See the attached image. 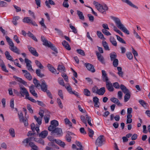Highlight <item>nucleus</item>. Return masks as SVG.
I'll list each match as a JSON object with an SVG mask.
<instances>
[{
    "instance_id": "nucleus-1",
    "label": "nucleus",
    "mask_w": 150,
    "mask_h": 150,
    "mask_svg": "<svg viewBox=\"0 0 150 150\" xmlns=\"http://www.w3.org/2000/svg\"><path fill=\"white\" fill-rule=\"evenodd\" d=\"M112 19L115 21L117 27L125 33L129 35V31L122 23L119 18L115 17H112Z\"/></svg>"
},
{
    "instance_id": "nucleus-2",
    "label": "nucleus",
    "mask_w": 150,
    "mask_h": 150,
    "mask_svg": "<svg viewBox=\"0 0 150 150\" xmlns=\"http://www.w3.org/2000/svg\"><path fill=\"white\" fill-rule=\"evenodd\" d=\"M8 43L10 46V49L13 52L18 54H20V50L16 46H14V44L11 39L8 36L5 37Z\"/></svg>"
},
{
    "instance_id": "nucleus-3",
    "label": "nucleus",
    "mask_w": 150,
    "mask_h": 150,
    "mask_svg": "<svg viewBox=\"0 0 150 150\" xmlns=\"http://www.w3.org/2000/svg\"><path fill=\"white\" fill-rule=\"evenodd\" d=\"M108 7L107 5L104 4L103 5L99 4L98 6L97 9L102 13L105 14L106 11L108 10Z\"/></svg>"
},
{
    "instance_id": "nucleus-4",
    "label": "nucleus",
    "mask_w": 150,
    "mask_h": 150,
    "mask_svg": "<svg viewBox=\"0 0 150 150\" xmlns=\"http://www.w3.org/2000/svg\"><path fill=\"white\" fill-rule=\"evenodd\" d=\"M20 93L22 97L25 96V98L29 96V93L26 89L23 86H20Z\"/></svg>"
},
{
    "instance_id": "nucleus-5",
    "label": "nucleus",
    "mask_w": 150,
    "mask_h": 150,
    "mask_svg": "<svg viewBox=\"0 0 150 150\" xmlns=\"http://www.w3.org/2000/svg\"><path fill=\"white\" fill-rule=\"evenodd\" d=\"M105 141L104 137L103 135L99 136L96 141V144L98 146H101L103 144V142Z\"/></svg>"
},
{
    "instance_id": "nucleus-6",
    "label": "nucleus",
    "mask_w": 150,
    "mask_h": 150,
    "mask_svg": "<svg viewBox=\"0 0 150 150\" xmlns=\"http://www.w3.org/2000/svg\"><path fill=\"white\" fill-rule=\"evenodd\" d=\"M19 118L20 122H23L24 123L25 126H27L28 125L27 119L26 118H24L23 114L22 112L18 113Z\"/></svg>"
},
{
    "instance_id": "nucleus-7",
    "label": "nucleus",
    "mask_w": 150,
    "mask_h": 150,
    "mask_svg": "<svg viewBox=\"0 0 150 150\" xmlns=\"http://www.w3.org/2000/svg\"><path fill=\"white\" fill-rule=\"evenodd\" d=\"M51 125L48 127V130L49 131H51L52 129L56 128V127L59 125L58 122L56 120H53L51 122Z\"/></svg>"
},
{
    "instance_id": "nucleus-8",
    "label": "nucleus",
    "mask_w": 150,
    "mask_h": 150,
    "mask_svg": "<svg viewBox=\"0 0 150 150\" xmlns=\"http://www.w3.org/2000/svg\"><path fill=\"white\" fill-rule=\"evenodd\" d=\"M52 134L55 133L58 136L60 137L62 135L63 132L62 129L57 127L51 131Z\"/></svg>"
},
{
    "instance_id": "nucleus-9",
    "label": "nucleus",
    "mask_w": 150,
    "mask_h": 150,
    "mask_svg": "<svg viewBox=\"0 0 150 150\" xmlns=\"http://www.w3.org/2000/svg\"><path fill=\"white\" fill-rule=\"evenodd\" d=\"M27 47L29 51L33 55L36 57L38 56L39 54L35 48L30 45H28Z\"/></svg>"
},
{
    "instance_id": "nucleus-10",
    "label": "nucleus",
    "mask_w": 150,
    "mask_h": 150,
    "mask_svg": "<svg viewBox=\"0 0 150 150\" xmlns=\"http://www.w3.org/2000/svg\"><path fill=\"white\" fill-rule=\"evenodd\" d=\"M25 61L26 63V66L28 70L30 71H34V70L33 69L32 65L31 64L32 62L30 60L27 58H25Z\"/></svg>"
},
{
    "instance_id": "nucleus-11",
    "label": "nucleus",
    "mask_w": 150,
    "mask_h": 150,
    "mask_svg": "<svg viewBox=\"0 0 150 150\" xmlns=\"http://www.w3.org/2000/svg\"><path fill=\"white\" fill-rule=\"evenodd\" d=\"M40 87H41L42 90L44 92H45V91H46L47 90V85L44 80L42 79L41 81Z\"/></svg>"
},
{
    "instance_id": "nucleus-12",
    "label": "nucleus",
    "mask_w": 150,
    "mask_h": 150,
    "mask_svg": "<svg viewBox=\"0 0 150 150\" xmlns=\"http://www.w3.org/2000/svg\"><path fill=\"white\" fill-rule=\"evenodd\" d=\"M84 65L87 69L91 72L93 73L95 71L94 67L93 65L90 63H86Z\"/></svg>"
},
{
    "instance_id": "nucleus-13",
    "label": "nucleus",
    "mask_w": 150,
    "mask_h": 150,
    "mask_svg": "<svg viewBox=\"0 0 150 150\" xmlns=\"http://www.w3.org/2000/svg\"><path fill=\"white\" fill-rule=\"evenodd\" d=\"M41 40L43 42V45L46 47H48L50 45V43H51V42H48L47 39L42 36L41 37Z\"/></svg>"
},
{
    "instance_id": "nucleus-14",
    "label": "nucleus",
    "mask_w": 150,
    "mask_h": 150,
    "mask_svg": "<svg viewBox=\"0 0 150 150\" xmlns=\"http://www.w3.org/2000/svg\"><path fill=\"white\" fill-rule=\"evenodd\" d=\"M96 54L98 60L102 64H105V62L104 61V58L102 55L98 52H96Z\"/></svg>"
},
{
    "instance_id": "nucleus-15",
    "label": "nucleus",
    "mask_w": 150,
    "mask_h": 150,
    "mask_svg": "<svg viewBox=\"0 0 150 150\" xmlns=\"http://www.w3.org/2000/svg\"><path fill=\"white\" fill-rule=\"evenodd\" d=\"M102 78L103 81L104 82L105 81L106 83V82H108V77L107 76V74L105 71L103 70L102 71Z\"/></svg>"
},
{
    "instance_id": "nucleus-16",
    "label": "nucleus",
    "mask_w": 150,
    "mask_h": 150,
    "mask_svg": "<svg viewBox=\"0 0 150 150\" xmlns=\"http://www.w3.org/2000/svg\"><path fill=\"white\" fill-rule=\"evenodd\" d=\"M22 71L24 73H25L24 76L29 81L32 79V77L30 74L28 72V71L25 70H22Z\"/></svg>"
},
{
    "instance_id": "nucleus-17",
    "label": "nucleus",
    "mask_w": 150,
    "mask_h": 150,
    "mask_svg": "<svg viewBox=\"0 0 150 150\" xmlns=\"http://www.w3.org/2000/svg\"><path fill=\"white\" fill-rule=\"evenodd\" d=\"M34 86L33 85H32L29 87L30 91L31 94L34 96L36 97H38V95L37 93L35 92L34 89Z\"/></svg>"
},
{
    "instance_id": "nucleus-18",
    "label": "nucleus",
    "mask_w": 150,
    "mask_h": 150,
    "mask_svg": "<svg viewBox=\"0 0 150 150\" xmlns=\"http://www.w3.org/2000/svg\"><path fill=\"white\" fill-rule=\"evenodd\" d=\"M106 85L107 88L109 91L110 92L113 91L114 89L112 83L109 82H106Z\"/></svg>"
},
{
    "instance_id": "nucleus-19",
    "label": "nucleus",
    "mask_w": 150,
    "mask_h": 150,
    "mask_svg": "<svg viewBox=\"0 0 150 150\" xmlns=\"http://www.w3.org/2000/svg\"><path fill=\"white\" fill-rule=\"evenodd\" d=\"M53 141H55V142L58 144L61 147L64 148L65 146V144L64 142H62L59 139H54L53 140Z\"/></svg>"
},
{
    "instance_id": "nucleus-20",
    "label": "nucleus",
    "mask_w": 150,
    "mask_h": 150,
    "mask_svg": "<svg viewBox=\"0 0 150 150\" xmlns=\"http://www.w3.org/2000/svg\"><path fill=\"white\" fill-rule=\"evenodd\" d=\"M123 2H125L129 6L132 7L133 8H135L136 9H138V7L136 5L133 4L132 2L129 0H121Z\"/></svg>"
},
{
    "instance_id": "nucleus-21",
    "label": "nucleus",
    "mask_w": 150,
    "mask_h": 150,
    "mask_svg": "<svg viewBox=\"0 0 150 150\" xmlns=\"http://www.w3.org/2000/svg\"><path fill=\"white\" fill-rule=\"evenodd\" d=\"M62 45L65 48L68 50H70L71 49L68 43L65 40H64L62 42Z\"/></svg>"
},
{
    "instance_id": "nucleus-22",
    "label": "nucleus",
    "mask_w": 150,
    "mask_h": 150,
    "mask_svg": "<svg viewBox=\"0 0 150 150\" xmlns=\"http://www.w3.org/2000/svg\"><path fill=\"white\" fill-rule=\"evenodd\" d=\"M120 88L122 91L125 94L129 92V90L123 84H121L120 85Z\"/></svg>"
},
{
    "instance_id": "nucleus-23",
    "label": "nucleus",
    "mask_w": 150,
    "mask_h": 150,
    "mask_svg": "<svg viewBox=\"0 0 150 150\" xmlns=\"http://www.w3.org/2000/svg\"><path fill=\"white\" fill-rule=\"evenodd\" d=\"M105 92V88L104 87H102L98 89L97 94L99 95H103Z\"/></svg>"
},
{
    "instance_id": "nucleus-24",
    "label": "nucleus",
    "mask_w": 150,
    "mask_h": 150,
    "mask_svg": "<svg viewBox=\"0 0 150 150\" xmlns=\"http://www.w3.org/2000/svg\"><path fill=\"white\" fill-rule=\"evenodd\" d=\"M48 132L47 131L45 130L41 132L39 134V136L40 137L42 138H45L46 137L47 135Z\"/></svg>"
},
{
    "instance_id": "nucleus-25",
    "label": "nucleus",
    "mask_w": 150,
    "mask_h": 150,
    "mask_svg": "<svg viewBox=\"0 0 150 150\" xmlns=\"http://www.w3.org/2000/svg\"><path fill=\"white\" fill-rule=\"evenodd\" d=\"M45 4L46 5L48 8H50L51 6L49 4L52 5H55V3L52 0H48V1H45Z\"/></svg>"
},
{
    "instance_id": "nucleus-26",
    "label": "nucleus",
    "mask_w": 150,
    "mask_h": 150,
    "mask_svg": "<svg viewBox=\"0 0 150 150\" xmlns=\"http://www.w3.org/2000/svg\"><path fill=\"white\" fill-rule=\"evenodd\" d=\"M110 41L112 44L115 46L117 45V43L114 37L110 36Z\"/></svg>"
},
{
    "instance_id": "nucleus-27",
    "label": "nucleus",
    "mask_w": 150,
    "mask_h": 150,
    "mask_svg": "<svg viewBox=\"0 0 150 150\" xmlns=\"http://www.w3.org/2000/svg\"><path fill=\"white\" fill-rule=\"evenodd\" d=\"M77 14L78 15L79 19L82 20H83L84 19V17L83 15V13L80 11L77 10Z\"/></svg>"
},
{
    "instance_id": "nucleus-28",
    "label": "nucleus",
    "mask_w": 150,
    "mask_h": 150,
    "mask_svg": "<svg viewBox=\"0 0 150 150\" xmlns=\"http://www.w3.org/2000/svg\"><path fill=\"white\" fill-rule=\"evenodd\" d=\"M5 54L7 59L11 61H13V58L10 55L9 52L8 51H6L5 53Z\"/></svg>"
},
{
    "instance_id": "nucleus-29",
    "label": "nucleus",
    "mask_w": 150,
    "mask_h": 150,
    "mask_svg": "<svg viewBox=\"0 0 150 150\" xmlns=\"http://www.w3.org/2000/svg\"><path fill=\"white\" fill-rule=\"evenodd\" d=\"M35 63L37 66L40 69H42L44 67L39 61L36 60H35Z\"/></svg>"
},
{
    "instance_id": "nucleus-30",
    "label": "nucleus",
    "mask_w": 150,
    "mask_h": 150,
    "mask_svg": "<svg viewBox=\"0 0 150 150\" xmlns=\"http://www.w3.org/2000/svg\"><path fill=\"white\" fill-rule=\"evenodd\" d=\"M49 70L52 73H54L56 71V70L50 64H48L47 66Z\"/></svg>"
},
{
    "instance_id": "nucleus-31",
    "label": "nucleus",
    "mask_w": 150,
    "mask_h": 150,
    "mask_svg": "<svg viewBox=\"0 0 150 150\" xmlns=\"http://www.w3.org/2000/svg\"><path fill=\"white\" fill-rule=\"evenodd\" d=\"M117 57V55L116 53L114 52H113L112 53L110 54V60L111 61L114 60V59H117L116 58Z\"/></svg>"
},
{
    "instance_id": "nucleus-32",
    "label": "nucleus",
    "mask_w": 150,
    "mask_h": 150,
    "mask_svg": "<svg viewBox=\"0 0 150 150\" xmlns=\"http://www.w3.org/2000/svg\"><path fill=\"white\" fill-rule=\"evenodd\" d=\"M48 47L50 48L52 50L54 51L56 54L58 53V52L57 48L52 43H50V45L48 46Z\"/></svg>"
},
{
    "instance_id": "nucleus-33",
    "label": "nucleus",
    "mask_w": 150,
    "mask_h": 150,
    "mask_svg": "<svg viewBox=\"0 0 150 150\" xmlns=\"http://www.w3.org/2000/svg\"><path fill=\"white\" fill-rule=\"evenodd\" d=\"M33 82L36 88H38L40 87V84L39 83V81L36 78H35L33 79Z\"/></svg>"
},
{
    "instance_id": "nucleus-34",
    "label": "nucleus",
    "mask_w": 150,
    "mask_h": 150,
    "mask_svg": "<svg viewBox=\"0 0 150 150\" xmlns=\"http://www.w3.org/2000/svg\"><path fill=\"white\" fill-rule=\"evenodd\" d=\"M124 96V102H126L127 101L130 97V92L125 94Z\"/></svg>"
},
{
    "instance_id": "nucleus-35",
    "label": "nucleus",
    "mask_w": 150,
    "mask_h": 150,
    "mask_svg": "<svg viewBox=\"0 0 150 150\" xmlns=\"http://www.w3.org/2000/svg\"><path fill=\"white\" fill-rule=\"evenodd\" d=\"M117 69L118 71L117 74L119 75V76L122 77L123 76V73L122 71V68L121 67H117Z\"/></svg>"
},
{
    "instance_id": "nucleus-36",
    "label": "nucleus",
    "mask_w": 150,
    "mask_h": 150,
    "mask_svg": "<svg viewBox=\"0 0 150 150\" xmlns=\"http://www.w3.org/2000/svg\"><path fill=\"white\" fill-rule=\"evenodd\" d=\"M9 132L10 135L13 138L15 137V132L14 129L12 128H11L9 130Z\"/></svg>"
},
{
    "instance_id": "nucleus-37",
    "label": "nucleus",
    "mask_w": 150,
    "mask_h": 150,
    "mask_svg": "<svg viewBox=\"0 0 150 150\" xmlns=\"http://www.w3.org/2000/svg\"><path fill=\"white\" fill-rule=\"evenodd\" d=\"M20 18L18 16H16L13 17L12 21L13 24L15 25H17V21Z\"/></svg>"
},
{
    "instance_id": "nucleus-38",
    "label": "nucleus",
    "mask_w": 150,
    "mask_h": 150,
    "mask_svg": "<svg viewBox=\"0 0 150 150\" xmlns=\"http://www.w3.org/2000/svg\"><path fill=\"white\" fill-rule=\"evenodd\" d=\"M88 134L89 136L90 137H92L94 134V132L90 128H88Z\"/></svg>"
},
{
    "instance_id": "nucleus-39",
    "label": "nucleus",
    "mask_w": 150,
    "mask_h": 150,
    "mask_svg": "<svg viewBox=\"0 0 150 150\" xmlns=\"http://www.w3.org/2000/svg\"><path fill=\"white\" fill-rule=\"evenodd\" d=\"M36 73L38 76L42 78L44 76V75L41 72V70L40 69H38L36 70Z\"/></svg>"
},
{
    "instance_id": "nucleus-40",
    "label": "nucleus",
    "mask_w": 150,
    "mask_h": 150,
    "mask_svg": "<svg viewBox=\"0 0 150 150\" xmlns=\"http://www.w3.org/2000/svg\"><path fill=\"white\" fill-rule=\"evenodd\" d=\"M34 118L39 125H40L41 124L42 118L40 117H38L35 115L34 116Z\"/></svg>"
},
{
    "instance_id": "nucleus-41",
    "label": "nucleus",
    "mask_w": 150,
    "mask_h": 150,
    "mask_svg": "<svg viewBox=\"0 0 150 150\" xmlns=\"http://www.w3.org/2000/svg\"><path fill=\"white\" fill-rule=\"evenodd\" d=\"M57 70L59 72L65 71V68L63 65H59Z\"/></svg>"
},
{
    "instance_id": "nucleus-42",
    "label": "nucleus",
    "mask_w": 150,
    "mask_h": 150,
    "mask_svg": "<svg viewBox=\"0 0 150 150\" xmlns=\"http://www.w3.org/2000/svg\"><path fill=\"white\" fill-rule=\"evenodd\" d=\"M102 44L105 50H110L108 43L105 41H103Z\"/></svg>"
},
{
    "instance_id": "nucleus-43",
    "label": "nucleus",
    "mask_w": 150,
    "mask_h": 150,
    "mask_svg": "<svg viewBox=\"0 0 150 150\" xmlns=\"http://www.w3.org/2000/svg\"><path fill=\"white\" fill-rule=\"evenodd\" d=\"M97 35L99 38L101 39L105 40V38L104 37L102 33L101 32L99 31H98L97 32Z\"/></svg>"
},
{
    "instance_id": "nucleus-44",
    "label": "nucleus",
    "mask_w": 150,
    "mask_h": 150,
    "mask_svg": "<svg viewBox=\"0 0 150 150\" xmlns=\"http://www.w3.org/2000/svg\"><path fill=\"white\" fill-rule=\"evenodd\" d=\"M85 117L86 118V119L88 123V124L91 126H93V125L91 122V119L90 117H89L87 114H86L85 115Z\"/></svg>"
},
{
    "instance_id": "nucleus-45",
    "label": "nucleus",
    "mask_w": 150,
    "mask_h": 150,
    "mask_svg": "<svg viewBox=\"0 0 150 150\" xmlns=\"http://www.w3.org/2000/svg\"><path fill=\"white\" fill-rule=\"evenodd\" d=\"M32 20L29 17H25L23 19V21L27 23H30Z\"/></svg>"
},
{
    "instance_id": "nucleus-46",
    "label": "nucleus",
    "mask_w": 150,
    "mask_h": 150,
    "mask_svg": "<svg viewBox=\"0 0 150 150\" xmlns=\"http://www.w3.org/2000/svg\"><path fill=\"white\" fill-rule=\"evenodd\" d=\"M50 117V115L49 114L46 115H45L44 119L46 123H47L49 122Z\"/></svg>"
},
{
    "instance_id": "nucleus-47",
    "label": "nucleus",
    "mask_w": 150,
    "mask_h": 150,
    "mask_svg": "<svg viewBox=\"0 0 150 150\" xmlns=\"http://www.w3.org/2000/svg\"><path fill=\"white\" fill-rule=\"evenodd\" d=\"M8 4L6 2L4 1H0V7H7Z\"/></svg>"
},
{
    "instance_id": "nucleus-48",
    "label": "nucleus",
    "mask_w": 150,
    "mask_h": 150,
    "mask_svg": "<svg viewBox=\"0 0 150 150\" xmlns=\"http://www.w3.org/2000/svg\"><path fill=\"white\" fill-rule=\"evenodd\" d=\"M84 94L86 96H89L91 94L90 92L87 88H85L83 90Z\"/></svg>"
},
{
    "instance_id": "nucleus-49",
    "label": "nucleus",
    "mask_w": 150,
    "mask_h": 150,
    "mask_svg": "<svg viewBox=\"0 0 150 150\" xmlns=\"http://www.w3.org/2000/svg\"><path fill=\"white\" fill-rule=\"evenodd\" d=\"M77 52L81 55L85 56V53L84 51L81 49H78L76 50Z\"/></svg>"
},
{
    "instance_id": "nucleus-50",
    "label": "nucleus",
    "mask_w": 150,
    "mask_h": 150,
    "mask_svg": "<svg viewBox=\"0 0 150 150\" xmlns=\"http://www.w3.org/2000/svg\"><path fill=\"white\" fill-rule=\"evenodd\" d=\"M64 121L66 125H68L70 127L72 126V123L68 119H64Z\"/></svg>"
},
{
    "instance_id": "nucleus-51",
    "label": "nucleus",
    "mask_w": 150,
    "mask_h": 150,
    "mask_svg": "<svg viewBox=\"0 0 150 150\" xmlns=\"http://www.w3.org/2000/svg\"><path fill=\"white\" fill-rule=\"evenodd\" d=\"M116 36L117 37V39L120 42L124 44L126 43L123 40L122 38H121L118 35H116Z\"/></svg>"
},
{
    "instance_id": "nucleus-52",
    "label": "nucleus",
    "mask_w": 150,
    "mask_h": 150,
    "mask_svg": "<svg viewBox=\"0 0 150 150\" xmlns=\"http://www.w3.org/2000/svg\"><path fill=\"white\" fill-rule=\"evenodd\" d=\"M113 65L115 67H117L118 65V60L116 59L113 60Z\"/></svg>"
},
{
    "instance_id": "nucleus-53",
    "label": "nucleus",
    "mask_w": 150,
    "mask_h": 150,
    "mask_svg": "<svg viewBox=\"0 0 150 150\" xmlns=\"http://www.w3.org/2000/svg\"><path fill=\"white\" fill-rule=\"evenodd\" d=\"M103 33L106 35H111V34L107 30L105 29H103L102 30Z\"/></svg>"
},
{
    "instance_id": "nucleus-54",
    "label": "nucleus",
    "mask_w": 150,
    "mask_h": 150,
    "mask_svg": "<svg viewBox=\"0 0 150 150\" xmlns=\"http://www.w3.org/2000/svg\"><path fill=\"white\" fill-rule=\"evenodd\" d=\"M58 82L61 85L64 86V83L63 79L61 78H59L58 79Z\"/></svg>"
},
{
    "instance_id": "nucleus-55",
    "label": "nucleus",
    "mask_w": 150,
    "mask_h": 150,
    "mask_svg": "<svg viewBox=\"0 0 150 150\" xmlns=\"http://www.w3.org/2000/svg\"><path fill=\"white\" fill-rule=\"evenodd\" d=\"M127 57L129 59H131L133 58L132 54L130 52H127L126 54Z\"/></svg>"
},
{
    "instance_id": "nucleus-56",
    "label": "nucleus",
    "mask_w": 150,
    "mask_h": 150,
    "mask_svg": "<svg viewBox=\"0 0 150 150\" xmlns=\"http://www.w3.org/2000/svg\"><path fill=\"white\" fill-rule=\"evenodd\" d=\"M44 19L43 18H42V20L40 22V23L42 27H43L45 28H46L47 27L44 23Z\"/></svg>"
},
{
    "instance_id": "nucleus-57",
    "label": "nucleus",
    "mask_w": 150,
    "mask_h": 150,
    "mask_svg": "<svg viewBox=\"0 0 150 150\" xmlns=\"http://www.w3.org/2000/svg\"><path fill=\"white\" fill-rule=\"evenodd\" d=\"M70 28L72 30V31L75 33H77V31L75 28L71 25L70 24H69Z\"/></svg>"
},
{
    "instance_id": "nucleus-58",
    "label": "nucleus",
    "mask_w": 150,
    "mask_h": 150,
    "mask_svg": "<svg viewBox=\"0 0 150 150\" xmlns=\"http://www.w3.org/2000/svg\"><path fill=\"white\" fill-rule=\"evenodd\" d=\"M98 88L96 86H94L92 88V91L94 93H96L97 94Z\"/></svg>"
},
{
    "instance_id": "nucleus-59",
    "label": "nucleus",
    "mask_w": 150,
    "mask_h": 150,
    "mask_svg": "<svg viewBox=\"0 0 150 150\" xmlns=\"http://www.w3.org/2000/svg\"><path fill=\"white\" fill-rule=\"evenodd\" d=\"M65 87L67 91L69 92L71 94L73 91L71 86L69 85L67 86H65Z\"/></svg>"
},
{
    "instance_id": "nucleus-60",
    "label": "nucleus",
    "mask_w": 150,
    "mask_h": 150,
    "mask_svg": "<svg viewBox=\"0 0 150 150\" xmlns=\"http://www.w3.org/2000/svg\"><path fill=\"white\" fill-rule=\"evenodd\" d=\"M66 139L67 141L70 142L71 140V137L69 135V134H67L66 136Z\"/></svg>"
},
{
    "instance_id": "nucleus-61",
    "label": "nucleus",
    "mask_w": 150,
    "mask_h": 150,
    "mask_svg": "<svg viewBox=\"0 0 150 150\" xmlns=\"http://www.w3.org/2000/svg\"><path fill=\"white\" fill-rule=\"evenodd\" d=\"M68 1H64L62 4L63 6L65 8H68L69 7V5L68 3Z\"/></svg>"
},
{
    "instance_id": "nucleus-62",
    "label": "nucleus",
    "mask_w": 150,
    "mask_h": 150,
    "mask_svg": "<svg viewBox=\"0 0 150 150\" xmlns=\"http://www.w3.org/2000/svg\"><path fill=\"white\" fill-rule=\"evenodd\" d=\"M27 108L30 112L31 113H33V110L32 109L31 105L29 104H28L27 105Z\"/></svg>"
},
{
    "instance_id": "nucleus-63",
    "label": "nucleus",
    "mask_w": 150,
    "mask_h": 150,
    "mask_svg": "<svg viewBox=\"0 0 150 150\" xmlns=\"http://www.w3.org/2000/svg\"><path fill=\"white\" fill-rule=\"evenodd\" d=\"M122 95H123V93L122 91H119L118 92L117 96H118V98L120 100L122 99Z\"/></svg>"
},
{
    "instance_id": "nucleus-64",
    "label": "nucleus",
    "mask_w": 150,
    "mask_h": 150,
    "mask_svg": "<svg viewBox=\"0 0 150 150\" xmlns=\"http://www.w3.org/2000/svg\"><path fill=\"white\" fill-rule=\"evenodd\" d=\"M13 39L18 44L20 43V40L16 35H14V36Z\"/></svg>"
}]
</instances>
